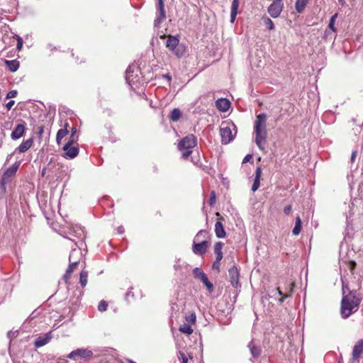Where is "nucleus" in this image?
<instances>
[{"mask_svg":"<svg viewBox=\"0 0 363 363\" xmlns=\"http://www.w3.org/2000/svg\"><path fill=\"white\" fill-rule=\"evenodd\" d=\"M254 131L255 134V143L261 150H264L267 143V115L260 113L256 116V120L254 125Z\"/></svg>","mask_w":363,"mask_h":363,"instance_id":"obj_1","label":"nucleus"},{"mask_svg":"<svg viewBox=\"0 0 363 363\" xmlns=\"http://www.w3.org/2000/svg\"><path fill=\"white\" fill-rule=\"evenodd\" d=\"M360 299L354 292H350L342 297L341 301V315L342 318H347L354 313L360 303Z\"/></svg>","mask_w":363,"mask_h":363,"instance_id":"obj_2","label":"nucleus"},{"mask_svg":"<svg viewBox=\"0 0 363 363\" xmlns=\"http://www.w3.org/2000/svg\"><path fill=\"white\" fill-rule=\"evenodd\" d=\"M197 145V138L194 134H189L178 143L177 148L182 152V158L186 160L192 154V149Z\"/></svg>","mask_w":363,"mask_h":363,"instance_id":"obj_3","label":"nucleus"},{"mask_svg":"<svg viewBox=\"0 0 363 363\" xmlns=\"http://www.w3.org/2000/svg\"><path fill=\"white\" fill-rule=\"evenodd\" d=\"M167 38L166 41V47L177 57L181 58L183 57L186 51V46L179 43V39L177 36L172 35H163L160 38Z\"/></svg>","mask_w":363,"mask_h":363,"instance_id":"obj_4","label":"nucleus"},{"mask_svg":"<svg viewBox=\"0 0 363 363\" xmlns=\"http://www.w3.org/2000/svg\"><path fill=\"white\" fill-rule=\"evenodd\" d=\"M72 248V253L69 255V274L72 272L76 266L79 264L80 259L82 258V252L79 247L73 248V245H70Z\"/></svg>","mask_w":363,"mask_h":363,"instance_id":"obj_5","label":"nucleus"},{"mask_svg":"<svg viewBox=\"0 0 363 363\" xmlns=\"http://www.w3.org/2000/svg\"><path fill=\"white\" fill-rule=\"evenodd\" d=\"M221 142L223 144H228L233 140L234 136L230 125L227 122H223L220 129Z\"/></svg>","mask_w":363,"mask_h":363,"instance_id":"obj_6","label":"nucleus"},{"mask_svg":"<svg viewBox=\"0 0 363 363\" xmlns=\"http://www.w3.org/2000/svg\"><path fill=\"white\" fill-rule=\"evenodd\" d=\"M19 166L20 162H16L5 171L0 181V186H4L9 182L10 179L17 172Z\"/></svg>","mask_w":363,"mask_h":363,"instance_id":"obj_7","label":"nucleus"},{"mask_svg":"<svg viewBox=\"0 0 363 363\" xmlns=\"http://www.w3.org/2000/svg\"><path fill=\"white\" fill-rule=\"evenodd\" d=\"M283 7V0H274L268 7V13L271 17L277 18L280 15Z\"/></svg>","mask_w":363,"mask_h":363,"instance_id":"obj_8","label":"nucleus"},{"mask_svg":"<svg viewBox=\"0 0 363 363\" xmlns=\"http://www.w3.org/2000/svg\"><path fill=\"white\" fill-rule=\"evenodd\" d=\"M228 275L230 282L234 288H238L240 286V284L239 281L240 272L239 269L236 266L233 265L228 269Z\"/></svg>","mask_w":363,"mask_h":363,"instance_id":"obj_9","label":"nucleus"},{"mask_svg":"<svg viewBox=\"0 0 363 363\" xmlns=\"http://www.w3.org/2000/svg\"><path fill=\"white\" fill-rule=\"evenodd\" d=\"M157 9L158 14L155 20V26L158 27L166 19V13L163 0H157Z\"/></svg>","mask_w":363,"mask_h":363,"instance_id":"obj_10","label":"nucleus"},{"mask_svg":"<svg viewBox=\"0 0 363 363\" xmlns=\"http://www.w3.org/2000/svg\"><path fill=\"white\" fill-rule=\"evenodd\" d=\"M93 353L91 350L87 349H78L69 353V358L79 360L91 357Z\"/></svg>","mask_w":363,"mask_h":363,"instance_id":"obj_11","label":"nucleus"},{"mask_svg":"<svg viewBox=\"0 0 363 363\" xmlns=\"http://www.w3.org/2000/svg\"><path fill=\"white\" fill-rule=\"evenodd\" d=\"M294 285L295 284L294 282H289L288 286L285 289V292H283L279 287H277V291L279 295L281 296V298L279 299V302L280 303H282L285 298H289L291 296L294 291Z\"/></svg>","mask_w":363,"mask_h":363,"instance_id":"obj_12","label":"nucleus"},{"mask_svg":"<svg viewBox=\"0 0 363 363\" xmlns=\"http://www.w3.org/2000/svg\"><path fill=\"white\" fill-rule=\"evenodd\" d=\"M363 354V340H359L354 345L352 350V358L354 362H359L361 354Z\"/></svg>","mask_w":363,"mask_h":363,"instance_id":"obj_13","label":"nucleus"},{"mask_svg":"<svg viewBox=\"0 0 363 363\" xmlns=\"http://www.w3.org/2000/svg\"><path fill=\"white\" fill-rule=\"evenodd\" d=\"M217 216L220 217V220H218L215 224V233L218 238H223L226 235L225 230L224 229L223 224L222 223L220 220H223V218L220 216V214L217 212L216 213Z\"/></svg>","mask_w":363,"mask_h":363,"instance_id":"obj_14","label":"nucleus"},{"mask_svg":"<svg viewBox=\"0 0 363 363\" xmlns=\"http://www.w3.org/2000/svg\"><path fill=\"white\" fill-rule=\"evenodd\" d=\"M208 247V242L206 240H203L201 242L196 243L194 242L193 245V252L196 255H202L206 253Z\"/></svg>","mask_w":363,"mask_h":363,"instance_id":"obj_15","label":"nucleus"},{"mask_svg":"<svg viewBox=\"0 0 363 363\" xmlns=\"http://www.w3.org/2000/svg\"><path fill=\"white\" fill-rule=\"evenodd\" d=\"M70 235H72L74 238H78L79 241L82 242L84 238V230L81 226L72 225L71 227H69V236Z\"/></svg>","mask_w":363,"mask_h":363,"instance_id":"obj_16","label":"nucleus"},{"mask_svg":"<svg viewBox=\"0 0 363 363\" xmlns=\"http://www.w3.org/2000/svg\"><path fill=\"white\" fill-rule=\"evenodd\" d=\"M52 338L51 333H48L43 336H39L38 337L35 342L34 345L35 347H41L44 345H45L47 343L50 342V340Z\"/></svg>","mask_w":363,"mask_h":363,"instance_id":"obj_17","label":"nucleus"},{"mask_svg":"<svg viewBox=\"0 0 363 363\" xmlns=\"http://www.w3.org/2000/svg\"><path fill=\"white\" fill-rule=\"evenodd\" d=\"M262 174V168H261V167L259 166L256 168L255 172V179H254L252 186V191L253 192L256 191L260 186Z\"/></svg>","mask_w":363,"mask_h":363,"instance_id":"obj_18","label":"nucleus"},{"mask_svg":"<svg viewBox=\"0 0 363 363\" xmlns=\"http://www.w3.org/2000/svg\"><path fill=\"white\" fill-rule=\"evenodd\" d=\"M25 130L26 128L23 124L17 125L14 130L12 131L11 138L14 140L19 139L23 135Z\"/></svg>","mask_w":363,"mask_h":363,"instance_id":"obj_19","label":"nucleus"},{"mask_svg":"<svg viewBox=\"0 0 363 363\" xmlns=\"http://www.w3.org/2000/svg\"><path fill=\"white\" fill-rule=\"evenodd\" d=\"M216 106L219 111L225 112L230 108V102L227 99L221 98L216 101Z\"/></svg>","mask_w":363,"mask_h":363,"instance_id":"obj_20","label":"nucleus"},{"mask_svg":"<svg viewBox=\"0 0 363 363\" xmlns=\"http://www.w3.org/2000/svg\"><path fill=\"white\" fill-rule=\"evenodd\" d=\"M33 144V138H30L22 142V143L16 148V150L21 153H23L29 150Z\"/></svg>","mask_w":363,"mask_h":363,"instance_id":"obj_21","label":"nucleus"},{"mask_svg":"<svg viewBox=\"0 0 363 363\" xmlns=\"http://www.w3.org/2000/svg\"><path fill=\"white\" fill-rule=\"evenodd\" d=\"M68 123H65V125H64V128H62V129H60L57 133V135H56V142L57 143L58 145H60L61 144V141H62V139L67 135V134L68 133Z\"/></svg>","mask_w":363,"mask_h":363,"instance_id":"obj_22","label":"nucleus"},{"mask_svg":"<svg viewBox=\"0 0 363 363\" xmlns=\"http://www.w3.org/2000/svg\"><path fill=\"white\" fill-rule=\"evenodd\" d=\"M240 1L239 0H233L231 5V12H230V22L232 23H234L236 16L238 14V9L239 7Z\"/></svg>","mask_w":363,"mask_h":363,"instance_id":"obj_23","label":"nucleus"},{"mask_svg":"<svg viewBox=\"0 0 363 363\" xmlns=\"http://www.w3.org/2000/svg\"><path fill=\"white\" fill-rule=\"evenodd\" d=\"M4 63L6 64V65L7 66L9 69L12 72H16L20 66V63L17 60H6L4 61Z\"/></svg>","mask_w":363,"mask_h":363,"instance_id":"obj_24","label":"nucleus"},{"mask_svg":"<svg viewBox=\"0 0 363 363\" xmlns=\"http://www.w3.org/2000/svg\"><path fill=\"white\" fill-rule=\"evenodd\" d=\"M223 243L221 242H218L214 245V253L216 255V259H218V261H221V259H223Z\"/></svg>","mask_w":363,"mask_h":363,"instance_id":"obj_25","label":"nucleus"},{"mask_svg":"<svg viewBox=\"0 0 363 363\" xmlns=\"http://www.w3.org/2000/svg\"><path fill=\"white\" fill-rule=\"evenodd\" d=\"M302 228V223L301 219L299 216L296 217L295 226L292 230V233L294 235H298L300 234Z\"/></svg>","mask_w":363,"mask_h":363,"instance_id":"obj_26","label":"nucleus"},{"mask_svg":"<svg viewBox=\"0 0 363 363\" xmlns=\"http://www.w3.org/2000/svg\"><path fill=\"white\" fill-rule=\"evenodd\" d=\"M309 1L310 0H296L295 3L296 11L298 13H302Z\"/></svg>","mask_w":363,"mask_h":363,"instance_id":"obj_27","label":"nucleus"},{"mask_svg":"<svg viewBox=\"0 0 363 363\" xmlns=\"http://www.w3.org/2000/svg\"><path fill=\"white\" fill-rule=\"evenodd\" d=\"M179 330L186 335H191L193 333L194 330L190 324L188 323H184L179 326Z\"/></svg>","mask_w":363,"mask_h":363,"instance_id":"obj_28","label":"nucleus"},{"mask_svg":"<svg viewBox=\"0 0 363 363\" xmlns=\"http://www.w3.org/2000/svg\"><path fill=\"white\" fill-rule=\"evenodd\" d=\"M74 143L73 140H69V158H74L79 154V148Z\"/></svg>","mask_w":363,"mask_h":363,"instance_id":"obj_29","label":"nucleus"},{"mask_svg":"<svg viewBox=\"0 0 363 363\" xmlns=\"http://www.w3.org/2000/svg\"><path fill=\"white\" fill-rule=\"evenodd\" d=\"M184 319L187 322L188 324L194 325L196 321V315L194 312L186 313L184 315Z\"/></svg>","mask_w":363,"mask_h":363,"instance_id":"obj_30","label":"nucleus"},{"mask_svg":"<svg viewBox=\"0 0 363 363\" xmlns=\"http://www.w3.org/2000/svg\"><path fill=\"white\" fill-rule=\"evenodd\" d=\"M182 116V112L179 108H174L169 115V119L172 121H177Z\"/></svg>","mask_w":363,"mask_h":363,"instance_id":"obj_31","label":"nucleus"},{"mask_svg":"<svg viewBox=\"0 0 363 363\" xmlns=\"http://www.w3.org/2000/svg\"><path fill=\"white\" fill-rule=\"evenodd\" d=\"M249 347L252 355L254 357H258L261 354V349L259 347L255 345L252 342L249 345Z\"/></svg>","mask_w":363,"mask_h":363,"instance_id":"obj_32","label":"nucleus"},{"mask_svg":"<svg viewBox=\"0 0 363 363\" xmlns=\"http://www.w3.org/2000/svg\"><path fill=\"white\" fill-rule=\"evenodd\" d=\"M88 281V272L82 270L79 276V283L82 287H84Z\"/></svg>","mask_w":363,"mask_h":363,"instance_id":"obj_33","label":"nucleus"},{"mask_svg":"<svg viewBox=\"0 0 363 363\" xmlns=\"http://www.w3.org/2000/svg\"><path fill=\"white\" fill-rule=\"evenodd\" d=\"M202 283L206 286L208 291L211 292L213 291V284L208 280L207 276H202V279H200Z\"/></svg>","mask_w":363,"mask_h":363,"instance_id":"obj_34","label":"nucleus"},{"mask_svg":"<svg viewBox=\"0 0 363 363\" xmlns=\"http://www.w3.org/2000/svg\"><path fill=\"white\" fill-rule=\"evenodd\" d=\"M338 16V13H336L334 15L332 16V17L330 19L328 28L333 32H336V28L335 27V23Z\"/></svg>","mask_w":363,"mask_h":363,"instance_id":"obj_35","label":"nucleus"},{"mask_svg":"<svg viewBox=\"0 0 363 363\" xmlns=\"http://www.w3.org/2000/svg\"><path fill=\"white\" fill-rule=\"evenodd\" d=\"M262 20L264 21L265 26L269 30H272L274 29V23L269 18H268L267 16H263Z\"/></svg>","mask_w":363,"mask_h":363,"instance_id":"obj_36","label":"nucleus"},{"mask_svg":"<svg viewBox=\"0 0 363 363\" xmlns=\"http://www.w3.org/2000/svg\"><path fill=\"white\" fill-rule=\"evenodd\" d=\"M193 274L195 278H197V279H202V276H206V274L203 272L201 271V269L198 268V267H196L194 270H193Z\"/></svg>","mask_w":363,"mask_h":363,"instance_id":"obj_37","label":"nucleus"},{"mask_svg":"<svg viewBox=\"0 0 363 363\" xmlns=\"http://www.w3.org/2000/svg\"><path fill=\"white\" fill-rule=\"evenodd\" d=\"M107 307H108L107 302L104 300H102L99 302V303L98 305V310L101 312H104V311H106Z\"/></svg>","mask_w":363,"mask_h":363,"instance_id":"obj_38","label":"nucleus"},{"mask_svg":"<svg viewBox=\"0 0 363 363\" xmlns=\"http://www.w3.org/2000/svg\"><path fill=\"white\" fill-rule=\"evenodd\" d=\"M212 269L219 273L220 271V261L216 259L212 264Z\"/></svg>","mask_w":363,"mask_h":363,"instance_id":"obj_39","label":"nucleus"},{"mask_svg":"<svg viewBox=\"0 0 363 363\" xmlns=\"http://www.w3.org/2000/svg\"><path fill=\"white\" fill-rule=\"evenodd\" d=\"M216 201V195L214 191H212L210 194V198H209V205L211 206H213Z\"/></svg>","mask_w":363,"mask_h":363,"instance_id":"obj_40","label":"nucleus"},{"mask_svg":"<svg viewBox=\"0 0 363 363\" xmlns=\"http://www.w3.org/2000/svg\"><path fill=\"white\" fill-rule=\"evenodd\" d=\"M14 38L17 40L16 49L18 51H20L22 49V48H23V40H22V38L20 36L16 35H14Z\"/></svg>","mask_w":363,"mask_h":363,"instance_id":"obj_41","label":"nucleus"},{"mask_svg":"<svg viewBox=\"0 0 363 363\" xmlns=\"http://www.w3.org/2000/svg\"><path fill=\"white\" fill-rule=\"evenodd\" d=\"M62 150L64 151L63 157L65 158H68V141L63 145Z\"/></svg>","mask_w":363,"mask_h":363,"instance_id":"obj_42","label":"nucleus"},{"mask_svg":"<svg viewBox=\"0 0 363 363\" xmlns=\"http://www.w3.org/2000/svg\"><path fill=\"white\" fill-rule=\"evenodd\" d=\"M17 91L16 90H11L8 92L6 95V99H11L15 98L17 96Z\"/></svg>","mask_w":363,"mask_h":363,"instance_id":"obj_43","label":"nucleus"},{"mask_svg":"<svg viewBox=\"0 0 363 363\" xmlns=\"http://www.w3.org/2000/svg\"><path fill=\"white\" fill-rule=\"evenodd\" d=\"M58 233L65 238H67V228H62L58 230Z\"/></svg>","mask_w":363,"mask_h":363,"instance_id":"obj_44","label":"nucleus"},{"mask_svg":"<svg viewBox=\"0 0 363 363\" xmlns=\"http://www.w3.org/2000/svg\"><path fill=\"white\" fill-rule=\"evenodd\" d=\"M206 235H207V232L204 230H201L198 232V233L196 234V235L195 237V239L198 240L200 237L204 238Z\"/></svg>","mask_w":363,"mask_h":363,"instance_id":"obj_45","label":"nucleus"},{"mask_svg":"<svg viewBox=\"0 0 363 363\" xmlns=\"http://www.w3.org/2000/svg\"><path fill=\"white\" fill-rule=\"evenodd\" d=\"M77 132V128H72V135H70L69 137V140H73V142L75 141V140H77V137L75 138V133Z\"/></svg>","mask_w":363,"mask_h":363,"instance_id":"obj_46","label":"nucleus"},{"mask_svg":"<svg viewBox=\"0 0 363 363\" xmlns=\"http://www.w3.org/2000/svg\"><path fill=\"white\" fill-rule=\"evenodd\" d=\"M252 159V155H251V154H248V155H247L244 157V159H243V160H242V164H245V163H247V162H250V160H251Z\"/></svg>","mask_w":363,"mask_h":363,"instance_id":"obj_47","label":"nucleus"},{"mask_svg":"<svg viewBox=\"0 0 363 363\" xmlns=\"http://www.w3.org/2000/svg\"><path fill=\"white\" fill-rule=\"evenodd\" d=\"M291 205H288L284 207V213L286 214V215H289L291 212Z\"/></svg>","mask_w":363,"mask_h":363,"instance_id":"obj_48","label":"nucleus"},{"mask_svg":"<svg viewBox=\"0 0 363 363\" xmlns=\"http://www.w3.org/2000/svg\"><path fill=\"white\" fill-rule=\"evenodd\" d=\"M14 104H15V101L13 100H11L6 104V107L7 108L8 110H10L12 108V106L14 105Z\"/></svg>","mask_w":363,"mask_h":363,"instance_id":"obj_49","label":"nucleus"},{"mask_svg":"<svg viewBox=\"0 0 363 363\" xmlns=\"http://www.w3.org/2000/svg\"><path fill=\"white\" fill-rule=\"evenodd\" d=\"M63 279L66 284L68 283V269H67L63 275Z\"/></svg>","mask_w":363,"mask_h":363,"instance_id":"obj_50","label":"nucleus"},{"mask_svg":"<svg viewBox=\"0 0 363 363\" xmlns=\"http://www.w3.org/2000/svg\"><path fill=\"white\" fill-rule=\"evenodd\" d=\"M356 267V262L354 261L350 262V269L352 271Z\"/></svg>","mask_w":363,"mask_h":363,"instance_id":"obj_51","label":"nucleus"},{"mask_svg":"<svg viewBox=\"0 0 363 363\" xmlns=\"http://www.w3.org/2000/svg\"><path fill=\"white\" fill-rule=\"evenodd\" d=\"M356 155H357V152L354 151L352 153V156H351V160L353 162L356 157Z\"/></svg>","mask_w":363,"mask_h":363,"instance_id":"obj_52","label":"nucleus"},{"mask_svg":"<svg viewBox=\"0 0 363 363\" xmlns=\"http://www.w3.org/2000/svg\"><path fill=\"white\" fill-rule=\"evenodd\" d=\"M164 77L166 78L169 82L172 80V77L169 74H164Z\"/></svg>","mask_w":363,"mask_h":363,"instance_id":"obj_53","label":"nucleus"},{"mask_svg":"<svg viewBox=\"0 0 363 363\" xmlns=\"http://www.w3.org/2000/svg\"><path fill=\"white\" fill-rule=\"evenodd\" d=\"M43 127L40 126L38 133L40 136L43 134Z\"/></svg>","mask_w":363,"mask_h":363,"instance_id":"obj_54","label":"nucleus"},{"mask_svg":"<svg viewBox=\"0 0 363 363\" xmlns=\"http://www.w3.org/2000/svg\"><path fill=\"white\" fill-rule=\"evenodd\" d=\"M69 240L74 242V245L77 246V241L69 237Z\"/></svg>","mask_w":363,"mask_h":363,"instance_id":"obj_55","label":"nucleus"},{"mask_svg":"<svg viewBox=\"0 0 363 363\" xmlns=\"http://www.w3.org/2000/svg\"><path fill=\"white\" fill-rule=\"evenodd\" d=\"M66 362H67V361H66L65 359H61V360H60V361L58 362V363H66Z\"/></svg>","mask_w":363,"mask_h":363,"instance_id":"obj_56","label":"nucleus"},{"mask_svg":"<svg viewBox=\"0 0 363 363\" xmlns=\"http://www.w3.org/2000/svg\"><path fill=\"white\" fill-rule=\"evenodd\" d=\"M49 48H50L51 50L56 49L55 48H52L51 45H48Z\"/></svg>","mask_w":363,"mask_h":363,"instance_id":"obj_57","label":"nucleus"},{"mask_svg":"<svg viewBox=\"0 0 363 363\" xmlns=\"http://www.w3.org/2000/svg\"><path fill=\"white\" fill-rule=\"evenodd\" d=\"M128 362H129V363H136V362H133V361H132V360H128Z\"/></svg>","mask_w":363,"mask_h":363,"instance_id":"obj_58","label":"nucleus"}]
</instances>
